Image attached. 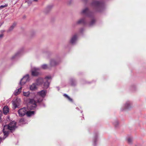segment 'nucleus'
Listing matches in <instances>:
<instances>
[{
  "label": "nucleus",
  "mask_w": 146,
  "mask_h": 146,
  "mask_svg": "<svg viewBox=\"0 0 146 146\" xmlns=\"http://www.w3.org/2000/svg\"><path fill=\"white\" fill-rule=\"evenodd\" d=\"M6 126L7 127L9 130L12 131L15 130L17 127L16 126V123L14 121L10 122L8 125L5 126L4 127H5Z\"/></svg>",
  "instance_id": "nucleus-1"
},
{
  "label": "nucleus",
  "mask_w": 146,
  "mask_h": 146,
  "mask_svg": "<svg viewBox=\"0 0 146 146\" xmlns=\"http://www.w3.org/2000/svg\"><path fill=\"white\" fill-rule=\"evenodd\" d=\"M36 102L33 99H29L28 108L31 110H34L36 107Z\"/></svg>",
  "instance_id": "nucleus-2"
},
{
  "label": "nucleus",
  "mask_w": 146,
  "mask_h": 146,
  "mask_svg": "<svg viewBox=\"0 0 146 146\" xmlns=\"http://www.w3.org/2000/svg\"><path fill=\"white\" fill-rule=\"evenodd\" d=\"M29 74H26L21 80L19 82L20 85L21 86L24 85L29 80Z\"/></svg>",
  "instance_id": "nucleus-3"
},
{
  "label": "nucleus",
  "mask_w": 146,
  "mask_h": 146,
  "mask_svg": "<svg viewBox=\"0 0 146 146\" xmlns=\"http://www.w3.org/2000/svg\"><path fill=\"white\" fill-rule=\"evenodd\" d=\"M27 112L26 108H23L20 109L18 110V113L20 116L22 117L25 115V114H27Z\"/></svg>",
  "instance_id": "nucleus-4"
},
{
  "label": "nucleus",
  "mask_w": 146,
  "mask_h": 146,
  "mask_svg": "<svg viewBox=\"0 0 146 146\" xmlns=\"http://www.w3.org/2000/svg\"><path fill=\"white\" fill-rule=\"evenodd\" d=\"M39 70V68L36 67H34L32 69V74L33 76H37L39 74V72L38 71Z\"/></svg>",
  "instance_id": "nucleus-5"
},
{
  "label": "nucleus",
  "mask_w": 146,
  "mask_h": 146,
  "mask_svg": "<svg viewBox=\"0 0 146 146\" xmlns=\"http://www.w3.org/2000/svg\"><path fill=\"white\" fill-rule=\"evenodd\" d=\"M46 94V90H42L37 92V95L39 96H41L42 98L45 96Z\"/></svg>",
  "instance_id": "nucleus-6"
},
{
  "label": "nucleus",
  "mask_w": 146,
  "mask_h": 146,
  "mask_svg": "<svg viewBox=\"0 0 146 146\" xmlns=\"http://www.w3.org/2000/svg\"><path fill=\"white\" fill-rule=\"evenodd\" d=\"M21 101L20 99H17L13 101V105L14 109L17 107V105H18Z\"/></svg>",
  "instance_id": "nucleus-7"
},
{
  "label": "nucleus",
  "mask_w": 146,
  "mask_h": 146,
  "mask_svg": "<svg viewBox=\"0 0 146 146\" xmlns=\"http://www.w3.org/2000/svg\"><path fill=\"white\" fill-rule=\"evenodd\" d=\"M36 85L35 83H33L30 86V89L31 91H34L37 89Z\"/></svg>",
  "instance_id": "nucleus-8"
},
{
  "label": "nucleus",
  "mask_w": 146,
  "mask_h": 146,
  "mask_svg": "<svg viewBox=\"0 0 146 146\" xmlns=\"http://www.w3.org/2000/svg\"><path fill=\"white\" fill-rule=\"evenodd\" d=\"M21 86L19 88L16 89L15 90L14 93V94L16 96L19 94L21 92V89L22 88V86Z\"/></svg>",
  "instance_id": "nucleus-9"
},
{
  "label": "nucleus",
  "mask_w": 146,
  "mask_h": 146,
  "mask_svg": "<svg viewBox=\"0 0 146 146\" xmlns=\"http://www.w3.org/2000/svg\"><path fill=\"white\" fill-rule=\"evenodd\" d=\"M9 109L7 106H5L3 108V113L5 114H6L9 112Z\"/></svg>",
  "instance_id": "nucleus-10"
},
{
  "label": "nucleus",
  "mask_w": 146,
  "mask_h": 146,
  "mask_svg": "<svg viewBox=\"0 0 146 146\" xmlns=\"http://www.w3.org/2000/svg\"><path fill=\"white\" fill-rule=\"evenodd\" d=\"M43 80L42 78H39L37 79L36 81L37 85H40L43 82Z\"/></svg>",
  "instance_id": "nucleus-11"
},
{
  "label": "nucleus",
  "mask_w": 146,
  "mask_h": 146,
  "mask_svg": "<svg viewBox=\"0 0 146 146\" xmlns=\"http://www.w3.org/2000/svg\"><path fill=\"white\" fill-rule=\"evenodd\" d=\"M49 83L48 81H46V82L44 83L43 88H47L49 86Z\"/></svg>",
  "instance_id": "nucleus-12"
},
{
  "label": "nucleus",
  "mask_w": 146,
  "mask_h": 146,
  "mask_svg": "<svg viewBox=\"0 0 146 146\" xmlns=\"http://www.w3.org/2000/svg\"><path fill=\"white\" fill-rule=\"evenodd\" d=\"M35 111H29L27 112V115L28 116H30L32 115H34Z\"/></svg>",
  "instance_id": "nucleus-13"
},
{
  "label": "nucleus",
  "mask_w": 146,
  "mask_h": 146,
  "mask_svg": "<svg viewBox=\"0 0 146 146\" xmlns=\"http://www.w3.org/2000/svg\"><path fill=\"white\" fill-rule=\"evenodd\" d=\"M77 40V38L76 36H74L72 38L70 42L72 44L74 43Z\"/></svg>",
  "instance_id": "nucleus-14"
},
{
  "label": "nucleus",
  "mask_w": 146,
  "mask_h": 146,
  "mask_svg": "<svg viewBox=\"0 0 146 146\" xmlns=\"http://www.w3.org/2000/svg\"><path fill=\"white\" fill-rule=\"evenodd\" d=\"M23 96L26 97H28L30 94V92L29 91L27 92H23Z\"/></svg>",
  "instance_id": "nucleus-15"
},
{
  "label": "nucleus",
  "mask_w": 146,
  "mask_h": 146,
  "mask_svg": "<svg viewBox=\"0 0 146 146\" xmlns=\"http://www.w3.org/2000/svg\"><path fill=\"white\" fill-rule=\"evenodd\" d=\"M16 25V24L15 23L13 24V25H12L9 28L8 31H12L15 27Z\"/></svg>",
  "instance_id": "nucleus-16"
},
{
  "label": "nucleus",
  "mask_w": 146,
  "mask_h": 146,
  "mask_svg": "<svg viewBox=\"0 0 146 146\" xmlns=\"http://www.w3.org/2000/svg\"><path fill=\"white\" fill-rule=\"evenodd\" d=\"M27 122L25 121L24 119H21L19 121L20 124H23L27 123Z\"/></svg>",
  "instance_id": "nucleus-17"
},
{
  "label": "nucleus",
  "mask_w": 146,
  "mask_h": 146,
  "mask_svg": "<svg viewBox=\"0 0 146 146\" xmlns=\"http://www.w3.org/2000/svg\"><path fill=\"white\" fill-rule=\"evenodd\" d=\"M41 68L44 69H45L48 68V65L46 64H44L41 66Z\"/></svg>",
  "instance_id": "nucleus-18"
},
{
  "label": "nucleus",
  "mask_w": 146,
  "mask_h": 146,
  "mask_svg": "<svg viewBox=\"0 0 146 146\" xmlns=\"http://www.w3.org/2000/svg\"><path fill=\"white\" fill-rule=\"evenodd\" d=\"M50 64L51 66H54L56 64V63L55 60H53L51 61L50 62Z\"/></svg>",
  "instance_id": "nucleus-19"
},
{
  "label": "nucleus",
  "mask_w": 146,
  "mask_h": 146,
  "mask_svg": "<svg viewBox=\"0 0 146 146\" xmlns=\"http://www.w3.org/2000/svg\"><path fill=\"white\" fill-rule=\"evenodd\" d=\"M64 96L66 98L68 99L70 101H72V99L70 98V97L68 96L67 94H64Z\"/></svg>",
  "instance_id": "nucleus-20"
},
{
  "label": "nucleus",
  "mask_w": 146,
  "mask_h": 146,
  "mask_svg": "<svg viewBox=\"0 0 146 146\" xmlns=\"http://www.w3.org/2000/svg\"><path fill=\"white\" fill-rule=\"evenodd\" d=\"M51 79V76H46L44 78V79L46 81H48V80H50Z\"/></svg>",
  "instance_id": "nucleus-21"
},
{
  "label": "nucleus",
  "mask_w": 146,
  "mask_h": 146,
  "mask_svg": "<svg viewBox=\"0 0 146 146\" xmlns=\"http://www.w3.org/2000/svg\"><path fill=\"white\" fill-rule=\"evenodd\" d=\"M88 10V9L87 8H85V9L83 10L82 11V13H85L87 10Z\"/></svg>",
  "instance_id": "nucleus-22"
},
{
  "label": "nucleus",
  "mask_w": 146,
  "mask_h": 146,
  "mask_svg": "<svg viewBox=\"0 0 146 146\" xmlns=\"http://www.w3.org/2000/svg\"><path fill=\"white\" fill-rule=\"evenodd\" d=\"M43 100V99L42 98H41L40 99H38L37 100V102L40 103V102H41Z\"/></svg>",
  "instance_id": "nucleus-23"
},
{
  "label": "nucleus",
  "mask_w": 146,
  "mask_h": 146,
  "mask_svg": "<svg viewBox=\"0 0 146 146\" xmlns=\"http://www.w3.org/2000/svg\"><path fill=\"white\" fill-rule=\"evenodd\" d=\"M128 141L129 143H131L132 142V140L130 138H128Z\"/></svg>",
  "instance_id": "nucleus-24"
},
{
  "label": "nucleus",
  "mask_w": 146,
  "mask_h": 146,
  "mask_svg": "<svg viewBox=\"0 0 146 146\" xmlns=\"http://www.w3.org/2000/svg\"><path fill=\"white\" fill-rule=\"evenodd\" d=\"M26 2H27L29 4L31 3L32 2L31 1L29 0L27 1Z\"/></svg>",
  "instance_id": "nucleus-25"
},
{
  "label": "nucleus",
  "mask_w": 146,
  "mask_h": 146,
  "mask_svg": "<svg viewBox=\"0 0 146 146\" xmlns=\"http://www.w3.org/2000/svg\"><path fill=\"white\" fill-rule=\"evenodd\" d=\"M17 54H15V55H14V56H13L12 57V59H14L17 55Z\"/></svg>",
  "instance_id": "nucleus-26"
},
{
  "label": "nucleus",
  "mask_w": 146,
  "mask_h": 146,
  "mask_svg": "<svg viewBox=\"0 0 146 146\" xmlns=\"http://www.w3.org/2000/svg\"><path fill=\"white\" fill-rule=\"evenodd\" d=\"M3 36V34H1L0 35V38H2Z\"/></svg>",
  "instance_id": "nucleus-27"
},
{
  "label": "nucleus",
  "mask_w": 146,
  "mask_h": 146,
  "mask_svg": "<svg viewBox=\"0 0 146 146\" xmlns=\"http://www.w3.org/2000/svg\"><path fill=\"white\" fill-rule=\"evenodd\" d=\"M82 20H80V21H79L78 23H80L81 22V21H82Z\"/></svg>",
  "instance_id": "nucleus-28"
},
{
  "label": "nucleus",
  "mask_w": 146,
  "mask_h": 146,
  "mask_svg": "<svg viewBox=\"0 0 146 146\" xmlns=\"http://www.w3.org/2000/svg\"><path fill=\"white\" fill-rule=\"evenodd\" d=\"M33 1H37L38 0H33Z\"/></svg>",
  "instance_id": "nucleus-29"
},
{
  "label": "nucleus",
  "mask_w": 146,
  "mask_h": 146,
  "mask_svg": "<svg viewBox=\"0 0 146 146\" xmlns=\"http://www.w3.org/2000/svg\"><path fill=\"white\" fill-rule=\"evenodd\" d=\"M93 23V22H92V24Z\"/></svg>",
  "instance_id": "nucleus-30"
}]
</instances>
